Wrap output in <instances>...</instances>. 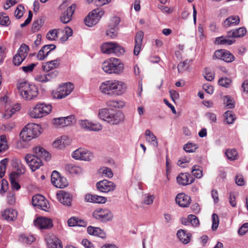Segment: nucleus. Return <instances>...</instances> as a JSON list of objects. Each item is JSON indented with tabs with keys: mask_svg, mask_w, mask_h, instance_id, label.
<instances>
[{
	"mask_svg": "<svg viewBox=\"0 0 248 248\" xmlns=\"http://www.w3.org/2000/svg\"><path fill=\"white\" fill-rule=\"evenodd\" d=\"M225 153L227 158L231 161L236 160L238 158V152L234 149H227Z\"/></svg>",
	"mask_w": 248,
	"mask_h": 248,
	"instance_id": "f704fd0d",
	"label": "nucleus"
},
{
	"mask_svg": "<svg viewBox=\"0 0 248 248\" xmlns=\"http://www.w3.org/2000/svg\"><path fill=\"white\" fill-rule=\"evenodd\" d=\"M97 189L102 192L107 193L113 191L116 187L115 184L107 180H103L96 183Z\"/></svg>",
	"mask_w": 248,
	"mask_h": 248,
	"instance_id": "ddd939ff",
	"label": "nucleus"
},
{
	"mask_svg": "<svg viewBox=\"0 0 248 248\" xmlns=\"http://www.w3.org/2000/svg\"><path fill=\"white\" fill-rule=\"evenodd\" d=\"M16 109H1L0 113L5 119H9L15 113Z\"/></svg>",
	"mask_w": 248,
	"mask_h": 248,
	"instance_id": "603ef678",
	"label": "nucleus"
},
{
	"mask_svg": "<svg viewBox=\"0 0 248 248\" xmlns=\"http://www.w3.org/2000/svg\"><path fill=\"white\" fill-rule=\"evenodd\" d=\"M24 9V7L21 5L17 7L15 12V16L16 18L19 19L23 16Z\"/></svg>",
	"mask_w": 248,
	"mask_h": 248,
	"instance_id": "0e129e2a",
	"label": "nucleus"
},
{
	"mask_svg": "<svg viewBox=\"0 0 248 248\" xmlns=\"http://www.w3.org/2000/svg\"><path fill=\"white\" fill-rule=\"evenodd\" d=\"M113 47L114 43L107 42L101 46V50L103 53L112 54Z\"/></svg>",
	"mask_w": 248,
	"mask_h": 248,
	"instance_id": "4c0bfd02",
	"label": "nucleus"
},
{
	"mask_svg": "<svg viewBox=\"0 0 248 248\" xmlns=\"http://www.w3.org/2000/svg\"><path fill=\"white\" fill-rule=\"evenodd\" d=\"M15 173H11L10 175V180L12 188L16 190H18L20 188V186L16 182V179L18 177L15 176Z\"/></svg>",
	"mask_w": 248,
	"mask_h": 248,
	"instance_id": "79ce46f5",
	"label": "nucleus"
},
{
	"mask_svg": "<svg viewBox=\"0 0 248 248\" xmlns=\"http://www.w3.org/2000/svg\"><path fill=\"white\" fill-rule=\"evenodd\" d=\"M2 217L7 220H14L17 217V212L14 209H5L2 214Z\"/></svg>",
	"mask_w": 248,
	"mask_h": 248,
	"instance_id": "c756f323",
	"label": "nucleus"
},
{
	"mask_svg": "<svg viewBox=\"0 0 248 248\" xmlns=\"http://www.w3.org/2000/svg\"><path fill=\"white\" fill-rule=\"evenodd\" d=\"M175 201L180 206L186 207L188 206L190 203V198L184 193H179L176 196Z\"/></svg>",
	"mask_w": 248,
	"mask_h": 248,
	"instance_id": "412c9836",
	"label": "nucleus"
},
{
	"mask_svg": "<svg viewBox=\"0 0 248 248\" xmlns=\"http://www.w3.org/2000/svg\"><path fill=\"white\" fill-rule=\"evenodd\" d=\"M224 103L228 108H233L235 107L234 101L230 96H226L223 99Z\"/></svg>",
	"mask_w": 248,
	"mask_h": 248,
	"instance_id": "49530a36",
	"label": "nucleus"
},
{
	"mask_svg": "<svg viewBox=\"0 0 248 248\" xmlns=\"http://www.w3.org/2000/svg\"><path fill=\"white\" fill-rule=\"evenodd\" d=\"M60 63V59H56L54 60L50 61L47 62V76L50 77L51 78H54L57 77L58 72L57 70H53L58 68Z\"/></svg>",
	"mask_w": 248,
	"mask_h": 248,
	"instance_id": "dca6fc26",
	"label": "nucleus"
},
{
	"mask_svg": "<svg viewBox=\"0 0 248 248\" xmlns=\"http://www.w3.org/2000/svg\"><path fill=\"white\" fill-rule=\"evenodd\" d=\"M34 224L40 230L45 229L46 228V218L44 217H38L34 221Z\"/></svg>",
	"mask_w": 248,
	"mask_h": 248,
	"instance_id": "2f4dec72",
	"label": "nucleus"
},
{
	"mask_svg": "<svg viewBox=\"0 0 248 248\" xmlns=\"http://www.w3.org/2000/svg\"><path fill=\"white\" fill-rule=\"evenodd\" d=\"M126 89V84L121 80L110 79L102 82L99 86L100 92L109 96H118L122 95Z\"/></svg>",
	"mask_w": 248,
	"mask_h": 248,
	"instance_id": "f257e3e1",
	"label": "nucleus"
},
{
	"mask_svg": "<svg viewBox=\"0 0 248 248\" xmlns=\"http://www.w3.org/2000/svg\"><path fill=\"white\" fill-rule=\"evenodd\" d=\"M104 14V11L101 8L93 10L85 18V24L88 27H92L97 24Z\"/></svg>",
	"mask_w": 248,
	"mask_h": 248,
	"instance_id": "0eeeda50",
	"label": "nucleus"
},
{
	"mask_svg": "<svg viewBox=\"0 0 248 248\" xmlns=\"http://www.w3.org/2000/svg\"><path fill=\"white\" fill-rule=\"evenodd\" d=\"M30 50L29 47L25 44H22L19 49H18L17 53L23 58H26Z\"/></svg>",
	"mask_w": 248,
	"mask_h": 248,
	"instance_id": "a19ab883",
	"label": "nucleus"
},
{
	"mask_svg": "<svg viewBox=\"0 0 248 248\" xmlns=\"http://www.w3.org/2000/svg\"><path fill=\"white\" fill-rule=\"evenodd\" d=\"M212 230L213 231H215L217 229L218 224H219V219L218 216L216 214H213L212 216Z\"/></svg>",
	"mask_w": 248,
	"mask_h": 248,
	"instance_id": "13d9d810",
	"label": "nucleus"
},
{
	"mask_svg": "<svg viewBox=\"0 0 248 248\" xmlns=\"http://www.w3.org/2000/svg\"><path fill=\"white\" fill-rule=\"evenodd\" d=\"M75 8L76 5L73 4L69 7L66 11L62 13L60 17L61 22L64 24L69 22L72 19V16L75 12Z\"/></svg>",
	"mask_w": 248,
	"mask_h": 248,
	"instance_id": "6ab92c4d",
	"label": "nucleus"
},
{
	"mask_svg": "<svg viewBox=\"0 0 248 248\" xmlns=\"http://www.w3.org/2000/svg\"><path fill=\"white\" fill-rule=\"evenodd\" d=\"M34 78L37 82L45 83L46 82V74H39L35 77Z\"/></svg>",
	"mask_w": 248,
	"mask_h": 248,
	"instance_id": "774afa93",
	"label": "nucleus"
},
{
	"mask_svg": "<svg viewBox=\"0 0 248 248\" xmlns=\"http://www.w3.org/2000/svg\"><path fill=\"white\" fill-rule=\"evenodd\" d=\"M47 247L48 248H63L61 240L54 235L47 238Z\"/></svg>",
	"mask_w": 248,
	"mask_h": 248,
	"instance_id": "a878e982",
	"label": "nucleus"
},
{
	"mask_svg": "<svg viewBox=\"0 0 248 248\" xmlns=\"http://www.w3.org/2000/svg\"><path fill=\"white\" fill-rule=\"evenodd\" d=\"M8 160L5 158L0 162V177L2 178L5 172V169Z\"/></svg>",
	"mask_w": 248,
	"mask_h": 248,
	"instance_id": "864d4df0",
	"label": "nucleus"
},
{
	"mask_svg": "<svg viewBox=\"0 0 248 248\" xmlns=\"http://www.w3.org/2000/svg\"><path fill=\"white\" fill-rule=\"evenodd\" d=\"M41 130V127L39 124L33 123L26 124L20 134L21 142H27L38 137Z\"/></svg>",
	"mask_w": 248,
	"mask_h": 248,
	"instance_id": "20e7f679",
	"label": "nucleus"
},
{
	"mask_svg": "<svg viewBox=\"0 0 248 248\" xmlns=\"http://www.w3.org/2000/svg\"><path fill=\"white\" fill-rule=\"evenodd\" d=\"M65 170L70 173L78 174L81 171L80 167L77 166L74 164H68L65 166Z\"/></svg>",
	"mask_w": 248,
	"mask_h": 248,
	"instance_id": "58836bf2",
	"label": "nucleus"
},
{
	"mask_svg": "<svg viewBox=\"0 0 248 248\" xmlns=\"http://www.w3.org/2000/svg\"><path fill=\"white\" fill-rule=\"evenodd\" d=\"M187 220L191 223L194 227H197L199 224V220L198 218L194 215H189L187 217Z\"/></svg>",
	"mask_w": 248,
	"mask_h": 248,
	"instance_id": "5fc2aeb1",
	"label": "nucleus"
},
{
	"mask_svg": "<svg viewBox=\"0 0 248 248\" xmlns=\"http://www.w3.org/2000/svg\"><path fill=\"white\" fill-rule=\"evenodd\" d=\"M177 236L180 241L184 244H186L190 242L191 234L190 233H186V231L181 229L178 231Z\"/></svg>",
	"mask_w": 248,
	"mask_h": 248,
	"instance_id": "bb28decb",
	"label": "nucleus"
},
{
	"mask_svg": "<svg viewBox=\"0 0 248 248\" xmlns=\"http://www.w3.org/2000/svg\"><path fill=\"white\" fill-rule=\"evenodd\" d=\"M57 196L59 202L64 205L67 206L71 205L72 196L70 193L64 190H60L57 193Z\"/></svg>",
	"mask_w": 248,
	"mask_h": 248,
	"instance_id": "f3484780",
	"label": "nucleus"
},
{
	"mask_svg": "<svg viewBox=\"0 0 248 248\" xmlns=\"http://www.w3.org/2000/svg\"><path fill=\"white\" fill-rule=\"evenodd\" d=\"M107 106L108 107L114 108H121L124 107L125 103L122 100H109L107 102Z\"/></svg>",
	"mask_w": 248,
	"mask_h": 248,
	"instance_id": "c9c22d12",
	"label": "nucleus"
},
{
	"mask_svg": "<svg viewBox=\"0 0 248 248\" xmlns=\"http://www.w3.org/2000/svg\"><path fill=\"white\" fill-rule=\"evenodd\" d=\"M177 183L182 186H186L192 184L195 179L188 173H181L176 178Z\"/></svg>",
	"mask_w": 248,
	"mask_h": 248,
	"instance_id": "a211bd4d",
	"label": "nucleus"
},
{
	"mask_svg": "<svg viewBox=\"0 0 248 248\" xmlns=\"http://www.w3.org/2000/svg\"><path fill=\"white\" fill-rule=\"evenodd\" d=\"M91 122L88 120H81L79 121V124L82 128L89 131Z\"/></svg>",
	"mask_w": 248,
	"mask_h": 248,
	"instance_id": "680f3d73",
	"label": "nucleus"
},
{
	"mask_svg": "<svg viewBox=\"0 0 248 248\" xmlns=\"http://www.w3.org/2000/svg\"><path fill=\"white\" fill-rule=\"evenodd\" d=\"M74 88L73 84L67 82L60 85L58 91H53L52 95L53 97L57 99H62L71 93Z\"/></svg>",
	"mask_w": 248,
	"mask_h": 248,
	"instance_id": "6e6552de",
	"label": "nucleus"
},
{
	"mask_svg": "<svg viewBox=\"0 0 248 248\" xmlns=\"http://www.w3.org/2000/svg\"><path fill=\"white\" fill-rule=\"evenodd\" d=\"M191 172L193 175L197 178H201L202 176V171L199 169V167L197 165L193 166Z\"/></svg>",
	"mask_w": 248,
	"mask_h": 248,
	"instance_id": "3c124183",
	"label": "nucleus"
},
{
	"mask_svg": "<svg viewBox=\"0 0 248 248\" xmlns=\"http://www.w3.org/2000/svg\"><path fill=\"white\" fill-rule=\"evenodd\" d=\"M87 232L92 235L98 236L103 239L106 238V234L104 231L98 227L90 226L87 228Z\"/></svg>",
	"mask_w": 248,
	"mask_h": 248,
	"instance_id": "5701e85b",
	"label": "nucleus"
},
{
	"mask_svg": "<svg viewBox=\"0 0 248 248\" xmlns=\"http://www.w3.org/2000/svg\"><path fill=\"white\" fill-rule=\"evenodd\" d=\"M51 181L52 184L57 188H63L68 185L66 178L61 176L59 173L56 170L52 172Z\"/></svg>",
	"mask_w": 248,
	"mask_h": 248,
	"instance_id": "9b49d317",
	"label": "nucleus"
},
{
	"mask_svg": "<svg viewBox=\"0 0 248 248\" xmlns=\"http://www.w3.org/2000/svg\"><path fill=\"white\" fill-rule=\"evenodd\" d=\"M46 112L43 109H29L28 114L29 116L33 118H40L45 116Z\"/></svg>",
	"mask_w": 248,
	"mask_h": 248,
	"instance_id": "72a5a7b5",
	"label": "nucleus"
},
{
	"mask_svg": "<svg viewBox=\"0 0 248 248\" xmlns=\"http://www.w3.org/2000/svg\"><path fill=\"white\" fill-rule=\"evenodd\" d=\"M125 50L124 47H122L118 44L114 43V47L112 49V53L115 54L117 56H120L124 54Z\"/></svg>",
	"mask_w": 248,
	"mask_h": 248,
	"instance_id": "de8ad7c7",
	"label": "nucleus"
},
{
	"mask_svg": "<svg viewBox=\"0 0 248 248\" xmlns=\"http://www.w3.org/2000/svg\"><path fill=\"white\" fill-rule=\"evenodd\" d=\"M224 117L228 124H232L236 118L235 115L231 110H228L225 113Z\"/></svg>",
	"mask_w": 248,
	"mask_h": 248,
	"instance_id": "c03bdc74",
	"label": "nucleus"
},
{
	"mask_svg": "<svg viewBox=\"0 0 248 248\" xmlns=\"http://www.w3.org/2000/svg\"><path fill=\"white\" fill-rule=\"evenodd\" d=\"M71 143V139L67 136H62L60 139L55 140L53 145L55 147L62 148L65 146L69 145Z\"/></svg>",
	"mask_w": 248,
	"mask_h": 248,
	"instance_id": "393cba45",
	"label": "nucleus"
},
{
	"mask_svg": "<svg viewBox=\"0 0 248 248\" xmlns=\"http://www.w3.org/2000/svg\"><path fill=\"white\" fill-rule=\"evenodd\" d=\"M204 77L208 81H212L215 78V74L213 72L208 68H205L204 72Z\"/></svg>",
	"mask_w": 248,
	"mask_h": 248,
	"instance_id": "8fccbe9b",
	"label": "nucleus"
},
{
	"mask_svg": "<svg viewBox=\"0 0 248 248\" xmlns=\"http://www.w3.org/2000/svg\"><path fill=\"white\" fill-rule=\"evenodd\" d=\"M190 161V158L188 157H183L181 158L177 162V165L181 167L185 168L187 166V164Z\"/></svg>",
	"mask_w": 248,
	"mask_h": 248,
	"instance_id": "4d7b16f0",
	"label": "nucleus"
},
{
	"mask_svg": "<svg viewBox=\"0 0 248 248\" xmlns=\"http://www.w3.org/2000/svg\"><path fill=\"white\" fill-rule=\"evenodd\" d=\"M19 239L21 242L28 244H31L35 240V238L32 234H21Z\"/></svg>",
	"mask_w": 248,
	"mask_h": 248,
	"instance_id": "e433bc0d",
	"label": "nucleus"
},
{
	"mask_svg": "<svg viewBox=\"0 0 248 248\" xmlns=\"http://www.w3.org/2000/svg\"><path fill=\"white\" fill-rule=\"evenodd\" d=\"M13 166L16 169V171H13L11 173H15V176L18 177L19 175L23 174L26 170L25 166L22 163L21 161L17 158L13 159Z\"/></svg>",
	"mask_w": 248,
	"mask_h": 248,
	"instance_id": "4be33fe9",
	"label": "nucleus"
},
{
	"mask_svg": "<svg viewBox=\"0 0 248 248\" xmlns=\"http://www.w3.org/2000/svg\"><path fill=\"white\" fill-rule=\"evenodd\" d=\"M33 151L36 155L29 154L24 158L26 162L32 171L38 169L42 165L41 158H44L45 159L46 158V151L43 148L40 146L36 147L33 149Z\"/></svg>",
	"mask_w": 248,
	"mask_h": 248,
	"instance_id": "f03ea898",
	"label": "nucleus"
},
{
	"mask_svg": "<svg viewBox=\"0 0 248 248\" xmlns=\"http://www.w3.org/2000/svg\"><path fill=\"white\" fill-rule=\"evenodd\" d=\"M85 200L87 202L104 203L106 202L107 199L102 196L87 194L85 196Z\"/></svg>",
	"mask_w": 248,
	"mask_h": 248,
	"instance_id": "b1692460",
	"label": "nucleus"
},
{
	"mask_svg": "<svg viewBox=\"0 0 248 248\" xmlns=\"http://www.w3.org/2000/svg\"><path fill=\"white\" fill-rule=\"evenodd\" d=\"M229 38L228 35L227 36H222L217 37L216 39L215 42L217 44L230 45L233 44L235 40L234 39H230Z\"/></svg>",
	"mask_w": 248,
	"mask_h": 248,
	"instance_id": "473e14b6",
	"label": "nucleus"
},
{
	"mask_svg": "<svg viewBox=\"0 0 248 248\" xmlns=\"http://www.w3.org/2000/svg\"><path fill=\"white\" fill-rule=\"evenodd\" d=\"M102 68L103 71L107 74H120L123 72L124 66L120 59L111 58L103 62Z\"/></svg>",
	"mask_w": 248,
	"mask_h": 248,
	"instance_id": "39448f33",
	"label": "nucleus"
},
{
	"mask_svg": "<svg viewBox=\"0 0 248 248\" xmlns=\"http://www.w3.org/2000/svg\"><path fill=\"white\" fill-rule=\"evenodd\" d=\"M144 36V32L142 31H139L136 32L135 38V47L134 53L138 55L140 51L142 44V40Z\"/></svg>",
	"mask_w": 248,
	"mask_h": 248,
	"instance_id": "aec40b11",
	"label": "nucleus"
},
{
	"mask_svg": "<svg viewBox=\"0 0 248 248\" xmlns=\"http://www.w3.org/2000/svg\"><path fill=\"white\" fill-rule=\"evenodd\" d=\"M62 30L60 29H54L50 31L47 33V40H56Z\"/></svg>",
	"mask_w": 248,
	"mask_h": 248,
	"instance_id": "37998d69",
	"label": "nucleus"
},
{
	"mask_svg": "<svg viewBox=\"0 0 248 248\" xmlns=\"http://www.w3.org/2000/svg\"><path fill=\"white\" fill-rule=\"evenodd\" d=\"M74 119V117L72 115L54 118L52 123L57 127H64L71 125Z\"/></svg>",
	"mask_w": 248,
	"mask_h": 248,
	"instance_id": "4468645a",
	"label": "nucleus"
},
{
	"mask_svg": "<svg viewBox=\"0 0 248 248\" xmlns=\"http://www.w3.org/2000/svg\"><path fill=\"white\" fill-rule=\"evenodd\" d=\"M32 204L37 208L46 211V198L41 194H37L32 197Z\"/></svg>",
	"mask_w": 248,
	"mask_h": 248,
	"instance_id": "2eb2a0df",
	"label": "nucleus"
},
{
	"mask_svg": "<svg viewBox=\"0 0 248 248\" xmlns=\"http://www.w3.org/2000/svg\"><path fill=\"white\" fill-rule=\"evenodd\" d=\"M247 31L244 27L240 28L235 30H231L228 31V36L232 38H238L244 36L246 33Z\"/></svg>",
	"mask_w": 248,
	"mask_h": 248,
	"instance_id": "c85d7f7f",
	"label": "nucleus"
},
{
	"mask_svg": "<svg viewBox=\"0 0 248 248\" xmlns=\"http://www.w3.org/2000/svg\"><path fill=\"white\" fill-rule=\"evenodd\" d=\"M218 84L223 87H228L231 83V80L227 78H221L218 80Z\"/></svg>",
	"mask_w": 248,
	"mask_h": 248,
	"instance_id": "bf43d9fd",
	"label": "nucleus"
},
{
	"mask_svg": "<svg viewBox=\"0 0 248 248\" xmlns=\"http://www.w3.org/2000/svg\"><path fill=\"white\" fill-rule=\"evenodd\" d=\"M213 59H219L227 62H231L235 60V57L228 50L225 49H218L215 51L213 56Z\"/></svg>",
	"mask_w": 248,
	"mask_h": 248,
	"instance_id": "f8f14e48",
	"label": "nucleus"
},
{
	"mask_svg": "<svg viewBox=\"0 0 248 248\" xmlns=\"http://www.w3.org/2000/svg\"><path fill=\"white\" fill-rule=\"evenodd\" d=\"M17 88L22 97L26 100H30L38 95L37 87L28 82L22 81L19 83Z\"/></svg>",
	"mask_w": 248,
	"mask_h": 248,
	"instance_id": "423d86ee",
	"label": "nucleus"
},
{
	"mask_svg": "<svg viewBox=\"0 0 248 248\" xmlns=\"http://www.w3.org/2000/svg\"><path fill=\"white\" fill-rule=\"evenodd\" d=\"M46 47V45H44L38 52L37 55V58L38 60L42 61L46 56V53L45 52Z\"/></svg>",
	"mask_w": 248,
	"mask_h": 248,
	"instance_id": "052dcab7",
	"label": "nucleus"
},
{
	"mask_svg": "<svg viewBox=\"0 0 248 248\" xmlns=\"http://www.w3.org/2000/svg\"><path fill=\"white\" fill-rule=\"evenodd\" d=\"M93 217L101 222H107L112 220L113 214L106 208H97L93 213Z\"/></svg>",
	"mask_w": 248,
	"mask_h": 248,
	"instance_id": "1a4fd4ad",
	"label": "nucleus"
},
{
	"mask_svg": "<svg viewBox=\"0 0 248 248\" xmlns=\"http://www.w3.org/2000/svg\"><path fill=\"white\" fill-rule=\"evenodd\" d=\"M197 148L198 146L196 144L188 142L184 145L183 148L186 152L192 153L194 152Z\"/></svg>",
	"mask_w": 248,
	"mask_h": 248,
	"instance_id": "09e8293b",
	"label": "nucleus"
},
{
	"mask_svg": "<svg viewBox=\"0 0 248 248\" xmlns=\"http://www.w3.org/2000/svg\"><path fill=\"white\" fill-rule=\"evenodd\" d=\"M11 23L9 17L5 13H0V25L8 26Z\"/></svg>",
	"mask_w": 248,
	"mask_h": 248,
	"instance_id": "a18cd8bd",
	"label": "nucleus"
},
{
	"mask_svg": "<svg viewBox=\"0 0 248 248\" xmlns=\"http://www.w3.org/2000/svg\"><path fill=\"white\" fill-rule=\"evenodd\" d=\"M8 148L6 136L1 135L0 136V154L5 152Z\"/></svg>",
	"mask_w": 248,
	"mask_h": 248,
	"instance_id": "ea45409f",
	"label": "nucleus"
},
{
	"mask_svg": "<svg viewBox=\"0 0 248 248\" xmlns=\"http://www.w3.org/2000/svg\"><path fill=\"white\" fill-rule=\"evenodd\" d=\"M145 135L147 141L155 147L158 146L156 137L154 135L153 132L150 130L147 129L145 131Z\"/></svg>",
	"mask_w": 248,
	"mask_h": 248,
	"instance_id": "7c9ffc66",
	"label": "nucleus"
},
{
	"mask_svg": "<svg viewBox=\"0 0 248 248\" xmlns=\"http://www.w3.org/2000/svg\"><path fill=\"white\" fill-rule=\"evenodd\" d=\"M118 33V28L111 27L110 30L107 31L106 34L111 38L115 37Z\"/></svg>",
	"mask_w": 248,
	"mask_h": 248,
	"instance_id": "69168bd1",
	"label": "nucleus"
},
{
	"mask_svg": "<svg viewBox=\"0 0 248 248\" xmlns=\"http://www.w3.org/2000/svg\"><path fill=\"white\" fill-rule=\"evenodd\" d=\"M240 18L238 16H232L227 17L223 22V26L228 28L231 26H235L239 24Z\"/></svg>",
	"mask_w": 248,
	"mask_h": 248,
	"instance_id": "cd10ccee",
	"label": "nucleus"
},
{
	"mask_svg": "<svg viewBox=\"0 0 248 248\" xmlns=\"http://www.w3.org/2000/svg\"><path fill=\"white\" fill-rule=\"evenodd\" d=\"M102 125L99 123L91 122L89 131H98L102 129Z\"/></svg>",
	"mask_w": 248,
	"mask_h": 248,
	"instance_id": "338daca9",
	"label": "nucleus"
},
{
	"mask_svg": "<svg viewBox=\"0 0 248 248\" xmlns=\"http://www.w3.org/2000/svg\"><path fill=\"white\" fill-rule=\"evenodd\" d=\"M98 116L101 119L111 124H117L124 119L123 112L117 109H100Z\"/></svg>",
	"mask_w": 248,
	"mask_h": 248,
	"instance_id": "7ed1b4c3",
	"label": "nucleus"
},
{
	"mask_svg": "<svg viewBox=\"0 0 248 248\" xmlns=\"http://www.w3.org/2000/svg\"><path fill=\"white\" fill-rule=\"evenodd\" d=\"M73 158L77 160H81L86 161L92 160L94 158L93 154L86 149L79 148L72 154Z\"/></svg>",
	"mask_w": 248,
	"mask_h": 248,
	"instance_id": "9d476101",
	"label": "nucleus"
},
{
	"mask_svg": "<svg viewBox=\"0 0 248 248\" xmlns=\"http://www.w3.org/2000/svg\"><path fill=\"white\" fill-rule=\"evenodd\" d=\"M25 59V58H23L19 54L16 53L13 57V62L15 65L18 66Z\"/></svg>",
	"mask_w": 248,
	"mask_h": 248,
	"instance_id": "6e6d98bb",
	"label": "nucleus"
},
{
	"mask_svg": "<svg viewBox=\"0 0 248 248\" xmlns=\"http://www.w3.org/2000/svg\"><path fill=\"white\" fill-rule=\"evenodd\" d=\"M64 32L65 36L61 38L62 41H66L68 38L71 36L73 34V31L71 28L69 27H65L63 31H62L61 32Z\"/></svg>",
	"mask_w": 248,
	"mask_h": 248,
	"instance_id": "e2e57ef3",
	"label": "nucleus"
}]
</instances>
